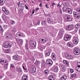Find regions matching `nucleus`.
I'll list each match as a JSON object with an SVG mask.
<instances>
[{
    "mask_svg": "<svg viewBox=\"0 0 80 80\" xmlns=\"http://www.w3.org/2000/svg\"><path fill=\"white\" fill-rule=\"evenodd\" d=\"M76 68L77 72H80V65H78V66L76 67Z\"/></svg>",
    "mask_w": 80,
    "mask_h": 80,
    "instance_id": "20",
    "label": "nucleus"
},
{
    "mask_svg": "<svg viewBox=\"0 0 80 80\" xmlns=\"http://www.w3.org/2000/svg\"><path fill=\"white\" fill-rule=\"evenodd\" d=\"M73 14L74 15L75 17L77 18H80V16L77 14V13L76 12H74Z\"/></svg>",
    "mask_w": 80,
    "mask_h": 80,
    "instance_id": "15",
    "label": "nucleus"
},
{
    "mask_svg": "<svg viewBox=\"0 0 80 80\" xmlns=\"http://www.w3.org/2000/svg\"><path fill=\"white\" fill-rule=\"evenodd\" d=\"M47 38H45V39H41V42H42L43 43H45L46 42H47Z\"/></svg>",
    "mask_w": 80,
    "mask_h": 80,
    "instance_id": "26",
    "label": "nucleus"
},
{
    "mask_svg": "<svg viewBox=\"0 0 80 80\" xmlns=\"http://www.w3.org/2000/svg\"><path fill=\"white\" fill-rule=\"evenodd\" d=\"M40 21L39 20L38 21L37 23L36 24L37 25H40Z\"/></svg>",
    "mask_w": 80,
    "mask_h": 80,
    "instance_id": "47",
    "label": "nucleus"
},
{
    "mask_svg": "<svg viewBox=\"0 0 80 80\" xmlns=\"http://www.w3.org/2000/svg\"><path fill=\"white\" fill-rule=\"evenodd\" d=\"M39 10V8H37L36 9H35V10L36 11H37V10Z\"/></svg>",
    "mask_w": 80,
    "mask_h": 80,
    "instance_id": "62",
    "label": "nucleus"
},
{
    "mask_svg": "<svg viewBox=\"0 0 80 80\" xmlns=\"http://www.w3.org/2000/svg\"><path fill=\"white\" fill-rule=\"evenodd\" d=\"M11 23H12V24H14V23H15V21H12L11 22Z\"/></svg>",
    "mask_w": 80,
    "mask_h": 80,
    "instance_id": "51",
    "label": "nucleus"
},
{
    "mask_svg": "<svg viewBox=\"0 0 80 80\" xmlns=\"http://www.w3.org/2000/svg\"><path fill=\"white\" fill-rule=\"evenodd\" d=\"M51 52V49L49 50V51L48 52H45V55L47 57H48L50 55V53Z\"/></svg>",
    "mask_w": 80,
    "mask_h": 80,
    "instance_id": "21",
    "label": "nucleus"
},
{
    "mask_svg": "<svg viewBox=\"0 0 80 80\" xmlns=\"http://www.w3.org/2000/svg\"><path fill=\"white\" fill-rule=\"evenodd\" d=\"M16 37H19V32H18L16 34Z\"/></svg>",
    "mask_w": 80,
    "mask_h": 80,
    "instance_id": "55",
    "label": "nucleus"
},
{
    "mask_svg": "<svg viewBox=\"0 0 80 80\" xmlns=\"http://www.w3.org/2000/svg\"><path fill=\"white\" fill-rule=\"evenodd\" d=\"M54 5H55V3H53L52 4V7H54Z\"/></svg>",
    "mask_w": 80,
    "mask_h": 80,
    "instance_id": "59",
    "label": "nucleus"
},
{
    "mask_svg": "<svg viewBox=\"0 0 80 80\" xmlns=\"http://www.w3.org/2000/svg\"><path fill=\"white\" fill-rule=\"evenodd\" d=\"M68 61L66 60H64L63 61V63H64V64H65V63H66Z\"/></svg>",
    "mask_w": 80,
    "mask_h": 80,
    "instance_id": "52",
    "label": "nucleus"
},
{
    "mask_svg": "<svg viewBox=\"0 0 80 80\" xmlns=\"http://www.w3.org/2000/svg\"><path fill=\"white\" fill-rule=\"evenodd\" d=\"M65 69H66L65 68V67L62 68V72H65Z\"/></svg>",
    "mask_w": 80,
    "mask_h": 80,
    "instance_id": "54",
    "label": "nucleus"
},
{
    "mask_svg": "<svg viewBox=\"0 0 80 80\" xmlns=\"http://www.w3.org/2000/svg\"><path fill=\"white\" fill-rule=\"evenodd\" d=\"M18 43H21V44H22V43H23V40L20 39L19 40V41Z\"/></svg>",
    "mask_w": 80,
    "mask_h": 80,
    "instance_id": "37",
    "label": "nucleus"
},
{
    "mask_svg": "<svg viewBox=\"0 0 80 80\" xmlns=\"http://www.w3.org/2000/svg\"><path fill=\"white\" fill-rule=\"evenodd\" d=\"M0 31L2 32H3V31H4V30L2 28V27L1 26H0Z\"/></svg>",
    "mask_w": 80,
    "mask_h": 80,
    "instance_id": "34",
    "label": "nucleus"
},
{
    "mask_svg": "<svg viewBox=\"0 0 80 80\" xmlns=\"http://www.w3.org/2000/svg\"><path fill=\"white\" fill-rule=\"evenodd\" d=\"M72 36L70 35H66L64 38V40L65 41H68L70 40Z\"/></svg>",
    "mask_w": 80,
    "mask_h": 80,
    "instance_id": "8",
    "label": "nucleus"
},
{
    "mask_svg": "<svg viewBox=\"0 0 80 80\" xmlns=\"http://www.w3.org/2000/svg\"><path fill=\"white\" fill-rule=\"evenodd\" d=\"M62 10H63V11H66V7H63L62 8Z\"/></svg>",
    "mask_w": 80,
    "mask_h": 80,
    "instance_id": "48",
    "label": "nucleus"
},
{
    "mask_svg": "<svg viewBox=\"0 0 80 80\" xmlns=\"http://www.w3.org/2000/svg\"><path fill=\"white\" fill-rule=\"evenodd\" d=\"M41 24L42 25H45L47 24L46 23V21H43L42 22Z\"/></svg>",
    "mask_w": 80,
    "mask_h": 80,
    "instance_id": "32",
    "label": "nucleus"
},
{
    "mask_svg": "<svg viewBox=\"0 0 80 80\" xmlns=\"http://www.w3.org/2000/svg\"><path fill=\"white\" fill-rule=\"evenodd\" d=\"M73 53L74 55H79L80 53V49L77 48H75L73 50Z\"/></svg>",
    "mask_w": 80,
    "mask_h": 80,
    "instance_id": "4",
    "label": "nucleus"
},
{
    "mask_svg": "<svg viewBox=\"0 0 80 80\" xmlns=\"http://www.w3.org/2000/svg\"><path fill=\"white\" fill-rule=\"evenodd\" d=\"M3 46L6 48H8L12 47V44H10L8 42H6L4 43Z\"/></svg>",
    "mask_w": 80,
    "mask_h": 80,
    "instance_id": "3",
    "label": "nucleus"
},
{
    "mask_svg": "<svg viewBox=\"0 0 80 80\" xmlns=\"http://www.w3.org/2000/svg\"><path fill=\"white\" fill-rule=\"evenodd\" d=\"M2 65H5V68H8V63L6 59L5 58H2Z\"/></svg>",
    "mask_w": 80,
    "mask_h": 80,
    "instance_id": "1",
    "label": "nucleus"
},
{
    "mask_svg": "<svg viewBox=\"0 0 80 80\" xmlns=\"http://www.w3.org/2000/svg\"><path fill=\"white\" fill-rule=\"evenodd\" d=\"M48 21L49 23H51V24L53 23V22H52V20H48Z\"/></svg>",
    "mask_w": 80,
    "mask_h": 80,
    "instance_id": "44",
    "label": "nucleus"
},
{
    "mask_svg": "<svg viewBox=\"0 0 80 80\" xmlns=\"http://www.w3.org/2000/svg\"><path fill=\"white\" fill-rule=\"evenodd\" d=\"M58 70H59V69H58V67L57 66L53 67L52 70V71L54 73H57L58 72Z\"/></svg>",
    "mask_w": 80,
    "mask_h": 80,
    "instance_id": "9",
    "label": "nucleus"
},
{
    "mask_svg": "<svg viewBox=\"0 0 80 80\" xmlns=\"http://www.w3.org/2000/svg\"><path fill=\"white\" fill-rule=\"evenodd\" d=\"M52 59L54 60H55V59H56V56L55 55V54L53 53H52Z\"/></svg>",
    "mask_w": 80,
    "mask_h": 80,
    "instance_id": "22",
    "label": "nucleus"
},
{
    "mask_svg": "<svg viewBox=\"0 0 80 80\" xmlns=\"http://www.w3.org/2000/svg\"><path fill=\"white\" fill-rule=\"evenodd\" d=\"M45 65V63L44 62H42L41 63V67H44Z\"/></svg>",
    "mask_w": 80,
    "mask_h": 80,
    "instance_id": "33",
    "label": "nucleus"
},
{
    "mask_svg": "<svg viewBox=\"0 0 80 80\" xmlns=\"http://www.w3.org/2000/svg\"><path fill=\"white\" fill-rule=\"evenodd\" d=\"M38 48H40V50H42V49H43V47H40V46H38Z\"/></svg>",
    "mask_w": 80,
    "mask_h": 80,
    "instance_id": "41",
    "label": "nucleus"
},
{
    "mask_svg": "<svg viewBox=\"0 0 80 80\" xmlns=\"http://www.w3.org/2000/svg\"><path fill=\"white\" fill-rule=\"evenodd\" d=\"M80 27V23L77 24L76 25V28H78Z\"/></svg>",
    "mask_w": 80,
    "mask_h": 80,
    "instance_id": "35",
    "label": "nucleus"
},
{
    "mask_svg": "<svg viewBox=\"0 0 80 80\" xmlns=\"http://www.w3.org/2000/svg\"><path fill=\"white\" fill-rule=\"evenodd\" d=\"M22 34L19 32V37H22Z\"/></svg>",
    "mask_w": 80,
    "mask_h": 80,
    "instance_id": "60",
    "label": "nucleus"
},
{
    "mask_svg": "<svg viewBox=\"0 0 80 80\" xmlns=\"http://www.w3.org/2000/svg\"><path fill=\"white\" fill-rule=\"evenodd\" d=\"M28 77L27 75H23L22 77V80H28Z\"/></svg>",
    "mask_w": 80,
    "mask_h": 80,
    "instance_id": "14",
    "label": "nucleus"
},
{
    "mask_svg": "<svg viewBox=\"0 0 80 80\" xmlns=\"http://www.w3.org/2000/svg\"><path fill=\"white\" fill-rule=\"evenodd\" d=\"M67 30L70 31V30H72L74 29V26L73 24H70L68 25L66 28Z\"/></svg>",
    "mask_w": 80,
    "mask_h": 80,
    "instance_id": "5",
    "label": "nucleus"
},
{
    "mask_svg": "<svg viewBox=\"0 0 80 80\" xmlns=\"http://www.w3.org/2000/svg\"><path fill=\"white\" fill-rule=\"evenodd\" d=\"M18 57H19L18 55H15L13 56V59L14 60H17Z\"/></svg>",
    "mask_w": 80,
    "mask_h": 80,
    "instance_id": "19",
    "label": "nucleus"
},
{
    "mask_svg": "<svg viewBox=\"0 0 80 80\" xmlns=\"http://www.w3.org/2000/svg\"><path fill=\"white\" fill-rule=\"evenodd\" d=\"M61 67H62V68H64V65H63V64H61V65H60Z\"/></svg>",
    "mask_w": 80,
    "mask_h": 80,
    "instance_id": "57",
    "label": "nucleus"
},
{
    "mask_svg": "<svg viewBox=\"0 0 80 80\" xmlns=\"http://www.w3.org/2000/svg\"><path fill=\"white\" fill-rule=\"evenodd\" d=\"M46 65H49L50 66H52L53 64V62L51 59H48L46 61Z\"/></svg>",
    "mask_w": 80,
    "mask_h": 80,
    "instance_id": "7",
    "label": "nucleus"
},
{
    "mask_svg": "<svg viewBox=\"0 0 80 80\" xmlns=\"http://www.w3.org/2000/svg\"><path fill=\"white\" fill-rule=\"evenodd\" d=\"M25 47L26 50H28L29 48H28V44L27 43H26Z\"/></svg>",
    "mask_w": 80,
    "mask_h": 80,
    "instance_id": "27",
    "label": "nucleus"
},
{
    "mask_svg": "<svg viewBox=\"0 0 80 80\" xmlns=\"http://www.w3.org/2000/svg\"><path fill=\"white\" fill-rule=\"evenodd\" d=\"M16 70L17 72L19 73H22V70L20 67H17L16 68Z\"/></svg>",
    "mask_w": 80,
    "mask_h": 80,
    "instance_id": "16",
    "label": "nucleus"
},
{
    "mask_svg": "<svg viewBox=\"0 0 80 80\" xmlns=\"http://www.w3.org/2000/svg\"><path fill=\"white\" fill-rule=\"evenodd\" d=\"M64 19H65V20H70V19H71V17H70V16L66 15L64 17Z\"/></svg>",
    "mask_w": 80,
    "mask_h": 80,
    "instance_id": "11",
    "label": "nucleus"
},
{
    "mask_svg": "<svg viewBox=\"0 0 80 80\" xmlns=\"http://www.w3.org/2000/svg\"><path fill=\"white\" fill-rule=\"evenodd\" d=\"M6 9L5 8H2V10L3 11V12H4L5 11V10H6Z\"/></svg>",
    "mask_w": 80,
    "mask_h": 80,
    "instance_id": "49",
    "label": "nucleus"
},
{
    "mask_svg": "<svg viewBox=\"0 0 80 80\" xmlns=\"http://www.w3.org/2000/svg\"><path fill=\"white\" fill-rule=\"evenodd\" d=\"M49 28H50V29H53V27L51 26H50Z\"/></svg>",
    "mask_w": 80,
    "mask_h": 80,
    "instance_id": "61",
    "label": "nucleus"
},
{
    "mask_svg": "<svg viewBox=\"0 0 80 80\" xmlns=\"http://www.w3.org/2000/svg\"><path fill=\"white\" fill-rule=\"evenodd\" d=\"M44 72L45 74H48V70H45L44 71Z\"/></svg>",
    "mask_w": 80,
    "mask_h": 80,
    "instance_id": "40",
    "label": "nucleus"
},
{
    "mask_svg": "<svg viewBox=\"0 0 80 80\" xmlns=\"http://www.w3.org/2000/svg\"><path fill=\"white\" fill-rule=\"evenodd\" d=\"M64 33V31L63 30H59V34L60 35H63Z\"/></svg>",
    "mask_w": 80,
    "mask_h": 80,
    "instance_id": "25",
    "label": "nucleus"
},
{
    "mask_svg": "<svg viewBox=\"0 0 80 80\" xmlns=\"http://www.w3.org/2000/svg\"><path fill=\"white\" fill-rule=\"evenodd\" d=\"M64 54H66L65 55V56L68 59H71V58H73V56L72 55H69L68 54H67L65 52Z\"/></svg>",
    "mask_w": 80,
    "mask_h": 80,
    "instance_id": "10",
    "label": "nucleus"
},
{
    "mask_svg": "<svg viewBox=\"0 0 80 80\" xmlns=\"http://www.w3.org/2000/svg\"><path fill=\"white\" fill-rule=\"evenodd\" d=\"M29 44L31 47L33 49L36 48L37 43H36L35 42H33V41L31 40L29 42Z\"/></svg>",
    "mask_w": 80,
    "mask_h": 80,
    "instance_id": "2",
    "label": "nucleus"
},
{
    "mask_svg": "<svg viewBox=\"0 0 80 80\" xmlns=\"http://www.w3.org/2000/svg\"><path fill=\"white\" fill-rule=\"evenodd\" d=\"M40 62L37 60L34 63L36 65V66H38L40 65Z\"/></svg>",
    "mask_w": 80,
    "mask_h": 80,
    "instance_id": "23",
    "label": "nucleus"
},
{
    "mask_svg": "<svg viewBox=\"0 0 80 80\" xmlns=\"http://www.w3.org/2000/svg\"><path fill=\"white\" fill-rule=\"evenodd\" d=\"M68 12L69 13H70V14H72V11L71 9H69V10H68Z\"/></svg>",
    "mask_w": 80,
    "mask_h": 80,
    "instance_id": "36",
    "label": "nucleus"
},
{
    "mask_svg": "<svg viewBox=\"0 0 80 80\" xmlns=\"http://www.w3.org/2000/svg\"><path fill=\"white\" fill-rule=\"evenodd\" d=\"M7 38H11L12 37V35H9L8 36H7Z\"/></svg>",
    "mask_w": 80,
    "mask_h": 80,
    "instance_id": "38",
    "label": "nucleus"
},
{
    "mask_svg": "<svg viewBox=\"0 0 80 80\" xmlns=\"http://www.w3.org/2000/svg\"><path fill=\"white\" fill-rule=\"evenodd\" d=\"M70 71L71 73H73V72H74V71L72 69H70Z\"/></svg>",
    "mask_w": 80,
    "mask_h": 80,
    "instance_id": "46",
    "label": "nucleus"
},
{
    "mask_svg": "<svg viewBox=\"0 0 80 80\" xmlns=\"http://www.w3.org/2000/svg\"><path fill=\"white\" fill-rule=\"evenodd\" d=\"M0 2L1 3V4H4L5 3V0H0Z\"/></svg>",
    "mask_w": 80,
    "mask_h": 80,
    "instance_id": "31",
    "label": "nucleus"
},
{
    "mask_svg": "<svg viewBox=\"0 0 80 80\" xmlns=\"http://www.w3.org/2000/svg\"><path fill=\"white\" fill-rule=\"evenodd\" d=\"M35 72H36V68H33L31 69L30 70V73H35Z\"/></svg>",
    "mask_w": 80,
    "mask_h": 80,
    "instance_id": "17",
    "label": "nucleus"
},
{
    "mask_svg": "<svg viewBox=\"0 0 80 80\" xmlns=\"http://www.w3.org/2000/svg\"><path fill=\"white\" fill-rule=\"evenodd\" d=\"M3 27L5 29H6V28H7V25H4L3 26Z\"/></svg>",
    "mask_w": 80,
    "mask_h": 80,
    "instance_id": "43",
    "label": "nucleus"
},
{
    "mask_svg": "<svg viewBox=\"0 0 80 80\" xmlns=\"http://www.w3.org/2000/svg\"><path fill=\"white\" fill-rule=\"evenodd\" d=\"M62 77L60 78L61 80H66L67 78V77L66 74L64 73H61V74Z\"/></svg>",
    "mask_w": 80,
    "mask_h": 80,
    "instance_id": "6",
    "label": "nucleus"
},
{
    "mask_svg": "<svg viewBox=\"0 0 80 80\" xmlns=\"http://www.w3.org/2000/svg\"><path fill=\"white\" fill-rule=\"evenodd\" d=\"M20 2H19L18 3L17 5H18V6H20V7H22V8L25 7V4L23 3H20Z\"/></svg>",
    "mask_w": 80,
    "mask_h": 80,
    "instance_id": "12",
    "label": "nucleus"
},
{
    "mask_svg": "<svg viewBox=\"0 0 80 80\" xmlns=\"http://www.w3.org/2000/svg\"><path fill=\"white\" fill-rule=\"evenodd\" d=\"M48 79L49 80H54L55 78L52 75H50L48 77Z\"/></svg>",
    "mask_w": 80,
    "mask_h": 80,
    "instance_id": "24",
    "label": "nucleus"
},
{
    "mask_svg": "<svg viewBox=\"0 0 80 80\" xmlns=\"http://www.w3.org/2000/svg\"><path fill=\"white\" fill-rule=\"evenodd\" d=\"M76 11L80 13V8H79L77 9Z\"/></svg>",
    "mask_w": 80,
    "mask_h": 80,
    "instance_id": "45",
    "label": "nucleus"
},
{
    "mask_svg": "<svg viewBox=\"0 0 80 80\" xmlns=\"http://www.w3.org/2000/svg\"><path fill=\"white\" fill-rule=\"evenodd\" d=\"M5 52L6 53H10L11 52V50L10 49H8L6 50Z\"/></svg>",
    "mask_w": 80,
    "mask_h": 80,
    "instance_id": "28",
    "label": "nucleus"
},
{
    "mask_svg": "<svg viewBox=\"0 0 80 80\" xmlns=\"http://www.w3.org/2000/svg\"><path fill=\"white\" fill-rule=\"evenodd\" d=\"M65 64H66V65H67V66H69V63H68V61H67L66 62V63Z\"/></svg>",
    "mask_w": 80,
    "mask_h": 80,
    "instance_id": "53",
    "label": "nucleus"
},
{
    "mask_svg": "<svg viewBox=\"0 0 80 80\" xmlns=\"http://www.w3.org/2000/svg\"><path fill=\"white\" fill-rule=\"evenodd\" d=\"M20 39H19V38H17L16 39V41L17 42H19V41H20Z\"/></svg>",
    "mask_w": 80,
    "mask_h": 80,
    "instance_id": "56",
    "label": "nucleus"
},
{
    "mask_svg": "<svg viewBox=\"0 0 80 80\" xmlns=\"http://www.w3.org/2000/svg\"><path fill=\"white\" fill-rule=\"evenodd\" d=\"M76 76H77V75L75 74H72L71 76V78H75V77H76Z\"/></svg>",
    "mask_w": 80,
    "mask_h": 80,
    "instance_id": "30",
    "label": "nucleus"
},
{
    "mask_svg": "<svg viewBox=\"0 0 80 80\" xmlns=\"http://www.w3.org/2000/svg\"><path fill=\"white\" fill-rule=\"evenodd\" d=\"M67 45L68 47H73V44L71 42H68L67 44Z\"/></svg>",
    "mask_w": 80,
    "mask_h": 80,
    "instance_id": "18",
    "label": "nucleus"
},
{
    "mask_svg": "<svg viewBox=\"0 0 80 80\" xmlns=\"http://www.w3.org/2000/svg\"><path fill=\"white\" fill-rule=\"evenodd\" d=\"M16 30L15 29V28H14L12 29V32H14V33H15V32H16Z\"/></svg>",
    "mask_w": 80,
    "mask_h": 80,
    "instance_id": "39",
    "label": "nucleus"
},
{
    "mask_svg": "<svg viewBox=\"0 0 80 80\" xmlns=\"http://www.w3.org/2000/svg\"><path fill=\"white\" fill-rule=\"evenodd\" d=\"M10 67H12V68H15V66L13 64H11Z\"/></svg>",
    "mask_w": 80,
    "mask_h": 80,
    "instance_id": "42",
    "label": "nucleus"
},
{
    "mask_svg": "<svg viewBox=\"0 0 80 80\" xmlns=\"http://www.w3.org/2000/svg\"><path fill=\"white\" fill-rule=\"evenodd\" d=\"M73 43L74 45H76L78 43V38H76L73 41Z\"/></svg>",
    "mask_w": 80,
    "mask_h": 80,
    "instance_id": "13",
    "label": "nucleus"
},
{
    "mask_svg": "<svg viewBox=\"0 0 80 80\" xmlns=\"http://www.w3.org/2000/svg\"><path fill=\"white\" fill-rule=\"evenodd\" d=\"M25 7L26 9H27V10H28V6L26 5H25Z\"/></svg>",
    "mask_w": 80,
    "mask_h": 80,
    "instance_id": "50",
    "label": "nucleus"
},
{
    "mask_svg": "<svg viewBox=\"0 0 80 80\" xmlns=\"http://www.w3.org/2000/svg\"><path fill=\"white\" fill-rule=\"evenodd\" d=\"M69 8H66V10H69Z\"/></svg>",
    "mask_w": 80,
    "mask_h": 80,
    "instance_id": "64",
    "label": "nucleus"
},
{
    "mask_svg": "<svg viewBox=\"0 0 80 80\" xmlns=\"http://www.w3.org/2000/svg\"><path fill=\"white\" fill-rule=\"evenodd\" d=\"M34 13H35V10L34 9H33L32 10V15H33V14H34Z\"/></svg>",
    "mask_w": 80,
    "mask_h": 80,
    "instance_id": "58",
    "label": "nucleus"
},
{
    "mask_svg": "<svg viewBox=\"0 0 80 80\" xmlns=\"http://www.w3.org/2000/svg\"><path fill=\"white\" fill-rule=\"evenodd\" d=\"M26 43H27V44H28V42H29L28 40H26Z\"/></svg>",
    "mask_w": 80,
    "mask_h": 80,
    "instance_id": "63",
    "label": "nucleus"
},
{
    "mask_svg": "<svg viewBox=\"0 0 80 80\" xmlns=\"http://www.w3.org/2000/svg\"><path fill=\"white\" fill-rule=\"evenodd\" d=\"M4 13L5 14H6V15H9L10 14V12L8 10H5V11H4Z\"/></svg>",
    "mask_w": 80,
    "mask_h": 80,
    "instance_id": "29",
    "label": "nucleus"
}]
</instances>
